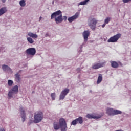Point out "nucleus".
<instances>
[{"instance_id":"34","label":"nucleus","mask_w":131,"mask_h":131,"mask_svg":"<svg viewBox=\"0 0 131 131\" xmlns=\"http://www.w3.org/2000/svg\"><path fill=\"white\" fill-rule=\"evenodd\" d=\"M3 3H6V1L7 0H1Z\"/></svg>"},{"instance_id":"25","label":"nucleus","mask_w":131,"mask_h":131,"mask_svg":"<svg viewBox=\"0 0 131 131\" xmlns=\"http://www.w3.org/2000/svg\"><path fill=\"white\" fill-rule=\"evenodd\" d=\"M27 39L28 40V41L30 43H33V42H34V40H33L32 38H30V37H27Z\"/></svg>"},{"instance_id":"9","label":"nucleus","mask_w":131,"mask_h":131,"mask_svg":"<svg viewBox=\"0 0 131 131\" xmlns=\"http://www.w3.org/2000/svg\"><path fill=\"white\" fill-rule=\"evenodd\" d=\"M26 53L27 55L34 56L36 54V50L34 48H30L26 50Z\"/></svg>"},{"instance_id":"6","label":"nucleus","mask_w":131,"mask_h":131,"mask_svg":"<svg viewBox=\"0 0 131 131\" xmlns=\"http://www.w3.org/2000/svg\"><path fill=\"white\" fill-rule=\"evenodd\" d=\"M121 37V34L118 33L112 37H111L108 40L107 42H117L118 39Z\"/></svg>"},{"instance_id":"17","label":"nucleus","mask_w":131,"mask_h":131,"mask_svg":"<svg viewBox=\"0 0 131 131\" xmlns=\"http://www.w3.org/2000/svg\"><path fill=\"white\" fill-rule=\"evenodd\" d=\"M110 63L111 64V67L113 68H118V67L119 66L118 63L115 61H111Z\"/></svg>"},{"instance_id":"16","label":"nucleus","mask_w":131,"mask_h":131,"mask_svg":"<svg viewBox=\"0 0 131 131\" xmlns=\"http://www.w3.org/2000/svg\"><path fill=\"white\" fill-rule=\"evenodd\" d=\"M53 127L54 129L58 130V129H60V128H61V126L58 122H54L53 123Z\"/></svg>"},{"instance_id":"14","label":"nucleus","mask_w":131,"mask_h":131,"mask_svg":"<svg viewBox=\"0 0 131 131\" xmlns=\"http://www.w3.org/2000/svg\"><path fill=\"white\" fill-rule=\"evenodd\" d=\"M90 36V31H84L83 33L84 41H88V38Z\"/></svg>"},{"instance_id":"33","label":"nucleus","mask_w":131,"mask_h":131,"mask_svg":"<svg viewBox=\"0 0 131 131\" xmlns=\"http://www.w3.org/2000/svg\"><path fill=\"white\" fill-rule=\"evenodd\" d=\"M42 19V17L41 16H40L39 17V22H40V20H41Z\"/></svg>"},{"instance_id":"1","label":"nucleus","mask_w":131,"mask_h":131,"mask_svg":"<svg viewBox=\"0 0 131 131\" xmlns=\"http://www.w3.org/2000/svg\"><path fill=\"white\" fill-rule=\"evenodd\" d=\"M55 18V21L56 24L62 23L63 22V16L62 15V12L60 10L55 12L51 15V19Z\"/></svg>"},{"instance_id":"36","label":"nucleus","mask_w":131,"mask_h":131,"mask_svg":"<svg viewBox=\"0 0 131 131\" xmlns=\"http://www.w3.org/2000/svg\"><path fill=\"white\" fill-rule=\"evenodd\" d=\"M31 124V123H30L29 125H30Z\"/></svg>"},{"instance_id":"23","label":"nucleus","mask_w":131,"mask_h":131,"mask_svg":"<svg viewBox=\"0 0 131 131\" xmlns=\"http://www.w3.org/2000/svg\"><path fill=\"white\" fill-rule=\"evenodd\" d=\"M19 5L21 6V7H25L26 3H25V1L21 0L19 2Z\"/></svg>"},{"instance_id":"2","label":"nucleus","mask_w":131,"mask_h":131,"mask_svg":"<svg viewBox=\"0 0 131 131\" xmlns=\"http://www.w3.org/2000/svg\"><path fill=\"white\" fill-rule=\"evenodd\" d=\"M34 123H39L43 119V114L40 111L36 112L34 115Z\"/></svg>"},{"instance_id":"31","label":"nucleus","mask_w":131,"mask_h":131,"mask_svg":"<svg viewBox=\"0 0 131 131\" xmlns=\"http://www.w3.org/2000/svg\"><path fill=\"white\" fill-rule=\"evenodd\" d=\"M106 24H105V23H104V24L102 25V27L103 28H104V27H105V26H106Z\"/></svg>"},{"instance_id":"15","label":"nucleus","mask_w":131,"mask_h":131,"mask_svg":"<svg viewBox=\"0 0 131 131\" xmlns=\"http://www.w3.org/2000/svg\"><path fill=\"white\" fill-rule=\"evenodd\" d=\"M86 117L87 118H89V119H99V118H101V116H97V115H90V114H87V115L86 116Z\"/></svg>"},{"instance_id":"18","label":"nucleus","mask_w":131,"mask_h":131,"mask_svg":"<svg viewBox=\"0 0 131 131\" xmlns=\"http://www.w3.org/2000/svg\"><path fill=\"white\" fill-rule=\"evenodd\" d=\"M2 69H3L4 71H9V72H12V69L7 65H3L2 66Z\"/></svg>"},{"instance_id":"10","label":"nucleus","mask_w":131,"mask_h":131,"mask_svg":"<svg viewBox=\"0 0 131 131\" xmlns=\"http://www.w3.org/2000/svg\"><path fill=\"white\" fill-rule=\"evenodd\" d=\"M69 89L66 88L64 90H63L59 96V99L60 100H64L65 99V97H66V95L69 93Z\"/></svg>"},{"instance_id":"4","label":"nucleus","mask_w":131,"mask_h":131,"mask_svg":"<svg viewBox=\"0 0 131 131\" xmlns=\"http://www.w3.org/2000/svg\"><path fill=\"white\" fill-rule=\"evenodd\" d=\"M121 113H122L121 111L117 110H114L113 108H108L106 110V114L110 116H113L117 114H121Z\"/></svg>"},{"instance_id":"21","label":"nucleus","mask_w":131,"mask_h":131,"mask_svg":"<svg viewBox=\"0 0 131 131\" xmlns=\"http://www.w3.org/2000/svg\"><path fill=\"white\" fill-rule=\"evenodd\" d=\"M28 36H30V37H32V38H37L38 36L36 35V34H33V33L29 32L28 33Z\"/></svg>"},{"instance_id":"26","label":"nucleus","mask_w":131,"mask_h":131,"mask_svg":"<svg viewBox=\"0 0 131 131\" xmlns=\"http://www.w3.org/2000/svg\"><path fill=\"white\" fill-rule=\"evenodd\" d=\"M110 20H111L110 17H107L104 20V23H105V24H108L109 22H110Z\"/></svg>"},{"instance_id":"3","label":"nucleus","mask_w":131,"mask_h":131,"mask_svg":"<svg viewBox=\"0 0 131 131\" xmlns=\"http://www.w3.org/2000/svg\"><path fill=\"white\" fill-rule=\"evenodd\" d=\"M61 131H67V123L65 119L61 118L59 119Z\"/></svg>"},{"instance_id":"24","label":"nucleus","mask_w":131,"mask_h":131,"mask_svg":"<svg viewBox=\"0 0 131 131\" xmlns=\"http://www.w3.org/2000/svg\"><path fill=\"white\" fill-rule=\"evenodd\" d=\"M90 1V0H85L84 1L81 2L79 5H81L82 6H84V5H86V3Z\"/></svg>"},{"instance_id":"32","label":"nucleus","mask_w":131,"mask_h":131,"mask_svg":"<svg viewBox=\"0 0 131 131\" xmlns=\"http://www.w3.org/2000/svg\"><path fill=\"white\" fill-rule=\"evenodd\" d=\"M0 131H6V130L4 128H1L0 129Z\"/></svg>"},{"instance_id":"7","label":"nucleus","mask_w":131,"mask_h":131,"mask_svg":"<svg viewBox=\"0 0 131 131\" xmlns=\"http://www.w3.org/2000/svg\"><path fill=\"white\" fill-rule=\"evenodd\" d=\"M98 23V20H96L95 18H92L90 20V22L88 23V26L90 27L92 30H95L96 29V25Z\"/></svg>"},{"instance_id":"27","label":"nucleus","mask_w":131,"mask_h":131,"mask_svg":"<svg viewBox=\"0 0 131 131\" xmlns=\"http://www.w3.org/2000/svg\"><path fill=\"white\" fill-rule=\"evenodd\" d=\"M51 98L53 101H54L55 98H56V93H53L51 94Z\"/></svg>"},{"instance_id":"19","label":"nucleus","mask_w":131,"mask_h":131,"mask_svg":"<svg viewBox=\"0 0 131 131\" xmlns=\"http://www.w3.org/2000/svg\"><path fill=\"white\" fill-rule=\"evenodd\" d=\"M8 10H7V8L3 7L0 9V16L4 15V14L7 13Z\"/></svg>"},{"instance_id":"22","label":"nucleus","mask_w":131,"mask_h":131,"mask_svg":"<svg viewBox=\"0 0 131 131\" xmlns=\"http://www.w3.org/2000/svg\"><path fill=\"white\" fill-rule=\"evenodd\" d=\"M15 80L17 81V82H20L21 80V78L20 77V74L18 73L15 75Z\"/></svg>"},{"instance_id":"28","label":"nucleus","mask_w":131,"mask_h":131,"mask_svg":"<svg viewBox=\"0 0 131 131\" xmlns=\"http://www.w3.org/2000/svg\"><path fill=\"white\" fill-rule=\"evenodd\" d=\"M8 85L9 86H12V85H13V81L11 80H9L8 81Z\"/></svg>"},{"instance_id":"29","label":"nucleus","mask_w":131,"mask_h":131,"mask_svg":"<svg viewBox=\"0 0 131 131\" xmlns=\"http://www.w3.org/2000/svg\"><path fill=\"white\" fill-rule=\"evenodd\" d=\"M123 2L124 3H129V2H131V0H122Z\"/></svg>"},{"instance_id":"8","label":"nucleus","mask_w":131,"mask_h":131,"mask_svg":"<svg viewBox=\"0 0 131 131\" xmlns=\"http://www.w3.org/2000/svg\"><path fill=\"white\" fill-rule=\"evenodd\" d=\"M77 123H79V124H82V123H83V119L82 118V117H79L73 120L71 124V125H76Z\"/></svg>"},{"instance_id":"13","label":"nucleus","mask_w":131,"mask_h":131,"mask_svg":"<svg viewBox=\"0 0 131 131\" xmlns=\"http://www.w3.org/2000/svg\"><path fill=\"white\" fill-rule=\"evenodd\" d=\"M105 63L103 62L102 63H97L92 66L93 69H99V68H101V67H104L105 66Z\"/></svg>"},{"instance_id":"30","label":"nucleus","mask_w":131,"mask_h":131,"mask_svg":"<svg viewBox=\"0 0 131 131\" xmlns=\"http://www.w3.org/2000/svg\"><path fill=\"white\" fill-rule=\"evenodd\" d=\"M63 20H64V21H66V20H67V16H64L63 17V18H62V21H63Z\"/></svg>"},{"instance_id":"5","label":"nucleus","mask_w":131,"mask_h":131,"mask_svg":"<svg viewBox=\"0 0 131 131\" xmlns=\"http://www.w3.org/2000/svg\"><path fill=\"white\" fill-rule=\"evenodd\" d=\"M18 92H19V88L18 87V85H15L9 92V98H12V97H13V94H18Z\"/></svg>"},{"instance_id":"11","label":"nucleus","mask_w":131,"mask_h":131,"mask_svg":"<svg viewBox=\"0 0 131 131\" xmlns=\"http://www.w3.org/2000/svg\"><path fill=\"white\" fill-rule=\"evenodd\" d=\"M79 16V13L77 12L74 16L70 17L68 18V21L70 23H72V22H73L74 20H76L77 18H78V16Z\"/></svg>"},{"instance_id":"35","label":"nucleus","mask_w":131,"mask_h":131,"mask_svg":"<svg viewBox=\"0 0 131 131\" xmlns=\"http://www.w3.org/2000/svg\"><path fill=\"white\" fill-rule=\"evenodd\" d=\"M77 70H80V68H78Z\"/></svg>"},{"instance_id":"20","label":"nucleus","mask_w":131,"mask_h":131,"mask_svg":"<svg viewBox=\"0 0 131 131\" xmlns=\"http://www.w3.org/2000/svg\"><path fill=\"white\" fill-rule=\"evenodd\" d=\"M102 80H103V75H102L101 74H99L97 81V84L101 83Z\"/></svg>"},{"instance_id":"12","label":"nucleus","mask_w":131,"mask_h":131,"mask_svg":"<svg viewBox=\"0 0 131 131\" xmlns=\"http://www.w3.org/2000/svg\"><path fill=\"white\" fill-rule=\"evenodd\" d=\"M19 111L20 112L21 117L22 118V121L23 122H24V121H25V118H26V115L25 114V111H24L23 107H20L19 108Z\"/></svg>"}]
</instances>
